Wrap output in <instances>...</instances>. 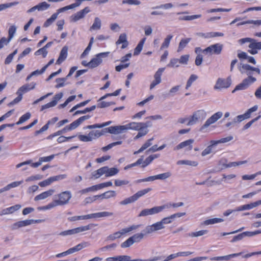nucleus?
Returning a JSON list of instances; mask_svg holds the SVG:
<instances>
[{"instance_id": "f257e3e1", "label": "nucleus", "mask_w": 261, "mask_h": 261, "mask_svg": "<svg viewBox=\"0 0 261 261\" xmlns=\"http://www.w3.org/2000/svg\"><path fill=\"white\" fill-rule=\"evenodd\" d=\"M113 215V213L112 212H101L96 213H93L91 214H88L86 215L83 216H73L71 217H69L68 218V220L70 222H73L80 220H86L90 219L93 218H101V217H106L111 216Z\"/></svg>"}, {"instance_id": "f03ea898", "label": "nucleus", "mask_w": 261, "mask_h": 261, "mask_svg": "<svg viewBox=\"0 0 261 261\" xmlns=\"http://www.w3.org/2000/svg\"><path fill=\"white\" fill-rule=\"evenodd\" d=\"M71 197L72 195L71 192L69 191H66L55 195L54 201L56 203L57 206L64 205L69 203Z\"/></svg>"}, {"instance_id": "7ed1b4c3", "label": "nucleus", "mask_w": 261, "mask_h": 261, "mask_svg": "<svg viewBox=\"0 0 261 261\" xmlns=\"http://www.w3.org/2000/svg\"><path fill=\"white\" fill-rule=\"evenodd\" d=\"M168 207V205H163L161 206H154L151 208H145L140 212L138 215V217H146L156 214L161 212L164 209Z\"/></svg>"}, {"instance_id": "20e7f679", "label": "nucleus", "mask_w": 261, "mask_h": 261, "mask_svg": "<svg viewBox=\"0 0 261 261\" xmlns=\"http://www.w3.org/2000/svg\"><path fill=\"white\" fill-rule=\"evenodd\" d=\"M206 116V113L203 110H199L193 113V115L191 116L187 125H193L195 124L198 120H204Z\"/></svg>"}, {"instance_id": "39448f33", "label": "nucleus", "mask_w": 261, "mask_h": 261, "mask_svg": "<svg viewBox=\"0 0 261 261\" xmlns=\"http://www.w3.org/2000/svg\"><path fill=\"white\" fill-rule=\"evenodd\" d=\"M223 45L220 43H216L211 45L203 50V53L210 55H218L221 53Z\"/></svg>"}, {"instance_id": "423d86ee", "label": "nucleus", "mask_w": 261, "mask_h": 261, "mask_svg": "<svg viewBox=\"0 0 261 261\" xmlns=\"http://www.w3.org/2000/svg\"><path fill=\"white\" fill-rule=\"evenodd\" d=\"M257 109L258 106L257 105L253 106L248 109L244 114L237 116L233 119V122L234 123L241 122L246 119L249 118L251 116V114L256 111Z\"/></svg>"}, {"instance_id": "0eeeda50", "label": "nucleus", "mask_w": 261, "mask_h": 261, "mask_svg": "<svg viewBox=\"0 0 261 261\" xmlns=\"http://www.w3.org/2000/svg\"><path fill=\"white\" fill-rule=\"evenodd\" d=\"M109 53H101L96 55L95 57L93 58L88 62L89 67L93 68L96 67L102 62V58L107 57Z\"/></svg>"}, {"instance_id": "6e6552de", "label": "nucleus", "mask_w": 261, "mask_h": 261, "mask_svg": "<svg viewBox=\"0 0 261 261\" xmlns=\"http://www.w3.org/2000/svg\"><path fill=\"white\" fill-rule=\"evenodd\" d=\"M223 115L221 112H218L213 114L211 117L206 120L204 124L201 126L200 130H202L207 127L210 125L215 123L218 119H219Z\"/></svg>"}, {"instance_id": "1a4fd4ad", "label": "nucleus", "mask_w": 261, "mask_h": 261, "mask_svg": "<svg viewBox=\"0 0 261 261\" xmlns=\"http://www.w3.org/2000/svg\"><path fill=\"white\" fill-rule=\"evenodd\" d=\"M238 68L241 73L246 74L247 75H248V77L246 79H250L251 80L252 79H255V77L252 76V72L253 71V67L248 64L241 63L238 66Z\"/></svg>"}, {"instance_id": "9d476101", "label": "nucleus", "mask_w": 261, "mask_h": 261, "mask_svg": "<svg viewBox=\"0 0 261 261\" xmlns=\"http://www.w3.org/2000/svg\"><path fill=\"white\" fill-rule=\"evenodd\" d=\"M165 226L162 225L160 221L157 222L151 225L147 226L143 230L145 234H150L154 231L165 228Z\"/></svg>"}, {"instance_id": "9b49d317", "label": "nucleus", "mask_w": 261, "mask_h": 261, "mask_svg": "<svg viewBox=\"0 0 261 261\" xmlns=\"http://www.w3.org/2000/svg\"><path fill=\"white\" fill-rule=\"evenodd\" d=\"M231 85V80L230 78H227L226 80L219 78L215 85L214 86V89L220 90L222 88H227Z\"/></svg>"}, {"instance_id": "f8f14e48", "label": "nucleus", "mask_w": 261, "mask_h": 261, "mask_svg": "<svg viewBox=\"0 0 261 261\" xmlns=\"http://www.w3.org/2000/svg\"><path fill=\"white\" fill-rule=\"evenodd\" d=\"M256 81V79H245L243 80L242 82L238 85L234 90L232 91V93H234L238 90H242L247 89L248 86L252 83H253Z\"/></svg>"}, {"instance_id": "ddd939ff", "label": "nucleus", "mask_w": 261, "mask_h": 261, "mask_svg": "<svg viewBox=\"0 0 261 261\" xmlns=\"http://www.w3.org/2000/svg\"><path fill=\"white\" fill-rule=\"evenodd\" d=\"M90 11L88 7H85L82 10L76 12L70 17V20L73 22H76L81 19L83 18L85 15Z\"/></svg>"}, {"instance_id": "4468645a", "label": "nucleus", "mask_w": 261, "mask_h": 261, "mask_svg": "<svg viewBox=\"0 0 261 261\" xmlns=\"http://www.w3.org/2000/svg\"><path fill=\"white\" fill-rule=\"evenodd\" d=\"M193 139H189L184 142L180 143L178 145L175 146L174 148V150H179L182 148H185L186 150L190 151L193 148L192 144L194 143Z\"/></svg>"}, {"instance_id": "2eb2a0df", "label": "nucleus", "mask_w": 261, "mask_h": 261, "mask_svg": "<svg viewBox=\"0 0 261 261\" xmlns=\"http://www.w3.org/2000/svg\"><path fill=\"white\" fill-rule=\"evenodd\" d=\"M50 6V4L47 3L46 2H43L29 9L27 11V13H32L36 10H38V11H45L48 9Z\"/></svg>"}, {"instance_id": "dca6fc26", "label": "nucleus", "mask_w": 261, "mask_h": 261, "mask_svg": "<svg viewBox=\"0 0 261 261\" xmlns=\"http://www.w3.org/2000/svg\"><path fill=\"white\" fill-rule=\"evenodd\" d=\"M164 70V68H159L155 73L154 75V80L150 85V89H152L156 85L159 84L161 82V75Z\"/></svg>"}, {"instance_id": "f3484780", "label": "nucleus", "mask_w": 261, "mask_h": 261, "mask_svg": "<svg viewBox=\"0 0 261 261\" xmlns=\"http://www.w3.org/2000/svg\"><path fill=\"white\" fill-rule=\"evenodd\" d=\"M106 129H108L109 133L114 134H118L124 132L126 130V126L125 125H118L110 126Z\"/></svg>"}, {"instance_id": "a211bd4d", "label": "nucleus", "mask_w": 261, "mask_h": 261, "mask_svg": "<svg viewBox=\"0 0 261 261\" xmlns=\"http://www.w3.org/2000/svg\"><path fill=\"white\" fill-rule=\"evenodd\" d=\"M21 205L16 204L14 206H12L8 208H4L1 211L0 216H2L4 215L13 214L15 212L19 210L21 208Z\"/></svg>"}, {"instance_id": "6ab92c4d", "label": "nucleus", "mask_w": 261, "mask_h": 261, "mask_svg": "<svg viewBox=\"0 0 261 261\" xmlns=\"http://www.w3.org/2000/svg\"><path fill=\"white\" fill-rule=\"evenodd\" d=\"M36 83L32 82L30 84H27L20 87L16 93H20L23 95L31 90L34 89L36 86Z\"/></svg>"}, {"instance_id": "aec40b11", "label": "nucleus", "mask_w": 261, "mask_h": 261, "mask_svg": "<svg viewBox=\"0 0 261 261\" xmlns=\"http://www.w3.org/2000/svg\"><path fill=\"white\" fill-rule=\"evenodd\" d=\"M68 47L66 46H64L60 53L59 57L56 61V64L60 65L67 58V57Z\"/></svg>"}, {"instance_id": "412c9836", "label": "nucleus", "mask_w": 261, "mask_h": 261, "mask_svg": "<svg viewBox=\"0 0 261 261\" xmlns=\"http://www.w3.org/2000/svg\"><path fill=\"white\" fill-rule=\"evenodd\" d=\"M55 192L54 189H49V190L44 192L36 196L34 198L35 201H38L40 200L44 199L50 196H51Z\"/></svg>"}, {"instance_id": "4be33fe9", "label": "nucleus", "mask_w": 261, "mask_h": 261, "mask_svg": "<svg viewBox=\"0 0 261 261\" xmlns=\"http://www.w3.org/2000/svg\"><path fill=\"white\" fill-rule=\"evenodd\" d=\"M90 245V243L88 242H83L80 244H79L76 246L69 249V252L70 254L73 253L75 252L80 251L83 248L87 247Z\"/></svg>"}, {"instance_id": "5701e85b", "label": "nucleus", "mask_w": 261, "mask_h": 261, "mask_svg": "<svg viewBox=\"0 0 261 261\" xmlns=\"http://www.w3.org/2000/svg\"><path fill=\"white\" fill-rule=\"evenodd\" d=\"M260 205L259 200L255 201L253 203H251L250 204H245L241 205L237 208V211H244L247 210H250L253 207H256L258 205Z\"/></svg>"}, {"instance_id": "b1692460", "label": "nucleus", "mask_w": 261, "mask_h": 261, "mask_svg": "<svg viewBox=\"0 0 261 261\" xmlns=\"http://www.w3.org/2000/svg\"><path fill=\"white\" fill-rule=\"evenodd\" d=\"M126 130L133 129L138 131L139 130L141 129V128H143L142 122H132L126 124Z\"/></svg>"}, {"instance_id": "393cba45", "label": "nucleus", "mask_w": 261, "mask_h": 261, "mask_svg": "<svg viewBox=\"0 0 261 261\" xmlns=\"http://www.w3.org/2000/svg\"><path fill=\"white\" fill-rule=\"evenodd\" d=\"M97 225L95 224L91 223L86 226H83L75 228L76 234L83 231H85L91 229L92 227L96 226Z\"/></svg>"}, {"instance_id": "a878e982", "label": "nucleus", "mask_w": 261, "mask_h": 261, "mask_svg": "<svg viewBox=\"0 0 261 261\" xmlns=\"http://www.w3.org/2000/svg\"><path fill=\"white\" fill-rule=\"evenodd\" d=\"M153 139H154L153 138H151L148 139V140H147L145 142V143L141 146V147L138 151L134 152V154H137L140 153L142 152V151H143L146 149H147L148 147L152 145L151 141L152 140H153Z\"/></svg>"}, {"instance_id": "bb28decb", "label": "nucleus", "mask_w": 261, "mask_h": 261, "mask_svg": "<svg viewBox=\"0 0 261 261\" xmlns=\"http://www.w3.org/2000/svg\"><path fill=\"white\" fill-rule=\"evenodd\" d=\"M103 135V130H92L88 134V136L91 138L92 141L94 139H96Z\"/></svg>"}, {"instance_id": "cd10ccee", "label": "nucleus", "mask_w": 261, "mask_h": 261, "mask_svg": "<svg viewBox=\"0 0 261 261\" xmlns=\"http://www.w3.org/2000/svg\"><path fill=\"white\" fill-rule=\"evenodd\" d=\"M124 257H126L124 260V261H156L161 259L162 257L161 256H154L152 258L147 259H131V257L128 255H125Z\"/></svg>"}, {"instance_id": "c85d7f7f", "label": "nucleus", "mask_w": 261, "mask_h": 261, "mask_svg": "<svg viewBox=\"0 0 261 261\" xmlns=\"http://www.w3.org/2000/svg\"><path fill=\"white\" fill-rule=\"evenodd\" d=\"M124 234H125V232L123 231V229H122L120 231L116 232L108 236L107 238V240L114 241L116 239L120 238Z\"/></svg>"}, {"instance_id": "c756f323", "label": "nucleus", "mask_w": 261, "mask_h": 261, "mask_svg": "<svg viewBox=\"0 0 261 261\" xmlns=\"http://www.w3.org/2000/svg\"><path fill=\"white\" fill-rule=\"evenodd\" d=\"M145 40H146V38H143L139 42V43H138V44L137 45V46L136 47V48L134 49V56H137L140 53V52L141 51V50L143 48V46L145 42Z\"/></svg>"}, {"instance_id": "7c9ffc66", "label": "nucleus", "mask_w": 261, "mask_h": 261, "mask_svg": "<svg viewBox=\"0 0 261 261\" xmlns=\"http://www.w3.org/2000/svg\"><path fill=\"white\" fill-rule=\"evenodd\" d=\"M98 198L101 199H109L116 196V192L114 191H108L100 195H98Z\"/></svg>"}, {"instance_id": "2f4dec72", "label": "nucleus", "mask_w": 261, "mask_h": 261, "mask_svg": "<svg viewBox=\"0 0 261 261\" xmlns=\"http://www.w3.org/2000/svg\"><path fill=\"white\" fill-rule=\"evenodd\" d=\"M101 22L100 19L98 17H95L94 19V22L92 26L90 28V31H91L92 30H99L101 28Z\"/></svg>"}, {"instance_id": "473e14b6", "label": "nucleus", "mask_w": 261, "mask_h": 261, "mask_svg": "<svg viewBox=\"0 0 261 261\" xmlns=\"http://www.w3.org/2000/svg\"><path fill=\"white\" fill-rule=\"evenodd\" d=\"M151 190L152 189L151 188H147L145 189H143V190L139 191L136 194L133 195L135 200L137 201L140 197L143 196L146 193H148L149 192L151 191Z\"/></svg>"}, {"instance_id": "72a5a7b5", "label": "nucleus", "mask_w": 261, "mask_h": 261, "mask_svg": "<svg viewBox=\"0 0 261 261\" xmlns=\"http://www.w3.org/2000/svg\"><path fill=\"white\" fill-rule=\"evenodd\" d=\"M223 221H224V220L223 219L215 218L205 220L203 222V224L205 225H208L218 223H220Z\"/></svg>"}, {"instance_id": "f704fd0d", "label": "nucleus", "mask_w": 261, "mask_h": 261, "mask_svg": "<svg viewBox=\"0 0 261 261\" xmlns=\"http://www.w3.org/2000/svg\"><path fill=\"white\" fill-rule=\"evenodd\" d=\"M191 40V39L190 38L181 39L179 43L177 51L179 52L182 50Z\"/></svg>"}, {"instance_id": "c9c22d12", "label": "nucleus", "mask_w": 261, "mask_h": 261, "mask_svg": "<svg viewBox=\"0 0 261 261\" xmlns=\"http://www.w3.org/2000/svg\"><path fill=\"white\" fill-rule=\"evenodd\" d=\"M106 171V177L115 175L119 172V170L117 168L114 167L109 168L108 166H107Z\"/></svg>"}, {"instance_id": "e433bc0d", "label": "nucleus", "mask_w": 261, "mask_h": 261, "mask_svg": "<svg viewBox=\"0 0 261 261\" xmlns=\"http://www.w3.org/2000/svg\"><path fill=\"white\" fill-rule=\"evenodd\" d=\"M111 123V121H108L107 122L102 123V124H95L93 125H89L85 127L84 128H87V129H93V128H102L104 126H107Z\"/></svg>"}, {"instance_id": "4c0bfd02", "label": "nucleus", "mask_w": 261, "mask_h": 261, "mask_svg": "<svg viewBox=\"0 0 261 261\" xmlns=\"http://www.w3.org/2000/svg\"><path fill=\"white\" fill-rule=\"evenodd\" d=\"M58 16V13L53 14L49 18L45 21L43 26L46 28L49 27L57 19Z\"/></svg>"}, {"instance_id": "58836bf2", "label": "nucleus", "mask_w": 261, "mask_h": 261, "mask_svg": "<svg viewBox=\"0 0 261 261\" xmlns=\"http://www.w3.org/2000/svg\"><path fill=\"white\" fill-rule=\"evenodd\" d=\"M173 36L172 35H167L166 37L165 38L164 41L161 45V49H163L164 48L168 47L170 44V42Z\"/></svg>"}, {"instance_id": "ea45409f", "label": "nucleus", "mask_w": 261, "mask_h": 261, "mask_svg": "<svg viewBox=\"0 0 261 261\" xmlns=\"http://www.w3.org/2000/svg\"><path fill=\"white\" fill-rule=\"evenodd\" d=\"M208 233L207 230H201L196 232H193L188 234V236L191 237H198L205 235Z\"/></svg>"}, {"instance_id": "a19ab883", "label": "nucleus", "mask_w": 261, "mask_h": 261, "mask_svg": "<svg viewBox=\"0 0 261 261\" xmlns=\"http://www.w3.org/2000/svg\"><path fill=\"white\" fill-rule=\"evenodd\" d=\"M177 165H187L193 166H196L198 163L196 161H191L189 160H179L177 162Z\"/></svg>"}, {"instance_id": "79ce46f5", "label": "nucleus", "mask_w": 261, "mask_h": 261, "mask_svg": "<svg viewBox=\"0 0 261 261\" xmlns=\"http://www.w3.org/2000/svg\"><path fill=\"white\" fill-rule=\"evenodd\" d=\"M31 115L30 113L28 112V113H25V114L23 115L19 118V121L16 123V124L19 125V124L23 123L24 122L26 121L29 119H30L31 117Z\"/></svg>"}, {"instance_id": "37998d69", "label": "nucleus", "mask_w": 261, "mask_h": 261, "mask_svg": "<svg viewBox=\"0 0 261 261\" xmlns=\"http://www.w3.org/2000/svg\"><path fill=\"white\" fill-rule=\"evenodd\" d=\"M145 233H139L132 236L131 238L133 241L134 243L140 242L144 237Z\"/></svg>"}, {"instance_id": "c03bdc74", "label": "nucleus", "mask_w": 261, "mask_h": 261, "mask_svg": "<svg viewBox=\"0 0 261 261\" xmlns=\"http://www.w3.org/2000/svg\"><path fill=\"white\" fill-rule=\"evenodd\" d=\"M137 135L134 137V140H137L140 138L145 136L149 132L148 129L141 128L138 130Z\"/></svg>"}, {"instance_id": "a18cd8bd", "label": "nucleus", "mask_w": 261, "mask_h": 261, "mask_svg": "<svg viewBox=\"0 0 261 261\" xmlns=\"http://www.w3.org/2000/svg\"><path fill=\"white\" fill-rule=\"evenodd\" d=\"M168 67H178L179 66V62L178 59L173 58L171 59L169 64L167 65Z\"/></svg>"}, {"instance_id": "49530a36", "label": "nucleus", "mask_w": 261, "mask_h": 261, "mask_svg": "<svg viewBox=\"0 0 261 261\" xmlns=\"http://www.w3.org/2000/svg\"><path fill=\"white\" fill-rule=\"evenodd\" d=\"M172 174L170 172H166L162 174L156 175V179L160 180H165L169 178L171 176Z\"/></svg>"}, {"instance_id": "de8ad7c7", "label": "nucleus", "mask_w": 261, "mask_h": 261, "mask_svg": "<svg viewBox=\"0 0 261 261\" xmlns=\"http://www.w3.org/2000/svg\"><path fill=\"white\" fill-rule=\"evenodd\" d=\"M16 31V27L15 25H11L8 31V38L9 41L13 38Z\"/></svg>"}, {"instance_id": "09e8293b", "label": "nucleus", "mask_w": 261, "mask_h": 261, "mask_svg": "<svg viewBox=\"0 0 261 261\" xmlns=\"http://www.w3.org/2000/svg\"><path fill=\"white\" fill-rule=\"evenodd\" d=\"M198 79V76L195 74H192L190 76L189 79H188L186 86V89H188L192 85V83Z\"/></svg>"}, {"instance_id": "8fccbe9b", "label": "nucleus", "mask_w": 261, "mask_h": 261, "mask_svg": "<svg viewBox=\"0 0 261 261\" xmlns=\"http://www.w3.org/2000/svg\"><path fill=\"white\" fill-rule=\"evenodd\" d=\"M24 227L23 220L19 221L12 224L10 226L11 230H14Z\"/></svg>"}, {"instance_id": "3c124183", "label": "nucleus", "mask_w": 261, "mask_h": 261, "mask_svg": "<svg viewBox=\"0 0 261 261\" xmlns=\"http://www.w3.org/2000/svg\"><path fill=\"white\" fill-rule=\"evenodd\" d=\"M136 201L134 196H132L128 198L124 199L123 200L120 201L119 204L120 205H126Z\"/></svg>"}, {"instance_id": "603ef678", "label": "nucleus", "mask_w": 261, "mask_h": 261, "mask_svg": "<svg viewBox=\"0 0 261 261\" xmlns=\"http://www.w3.org/2000/svg\"><path fill=\"white\" fill-rule=\"evenodd\" d=\"M18 4V2H15L10 3L1 4L0 5V11L3 10L4 9H6L8 8L16 5Z\"/></svg>"}, {"instance_id": "864d4df0", "label": "nucleus", "mask_w": 261, "mask_h": 261, "mask_svg": "<svg viewBox=\"0 0 261 261\" xmlns=\"http://www.w3.org/2000/svg\"><path fill=\"white\" fill-rule=\"evenodd\" d=\"M125 255H118L114 257H108L106 259L107 261H124L126 257H124Z\"/></svg>"}, {"instance_id": "5fc2aeb1", "label": "nucleus", "mask_w": 261, "mask_h": 261, "mask_svg": "<svg viewBox=\"0 0 261 261\" xmlns=\"http://www.w3.org/2000/svg\"><path fill=\"white\" fill-rule=\"evenodd\" d=\"M121 90V89H118V90H116L113 93L106 94V95H105L104 96H103L101 98H100L98 100V101L106 98L108 96H117V95H118L120 94V92Z\"/></svg>"}, {"instance_id": "6e6d98bb", "label": "nucleus", "mask_w": 261, "mask_h": 261, "mask_svg": "<svg viewBox=\"0 0 261 261\" xmlns=\"http://www.w3.org/2000/svg\"><path fill=\"white\" fill-rule=\"evenodd\" d=\"M57 206L56 203L53 201L50 203H49L48 205L43 206H39L37 208L38 210H46L48 209H50L51 208L54 207L55 206Z\"/></svg>"}, {"instance_id": "4d7b16f0", "label": "nucleus", "mask_w": 261, "mask_h": 261, "mask_svg": "<svg viewBox=\"0 0 261 261\" xmlns=\"http://www.w3.org/2000/svg\"><path fill=\"white\" fill-rule=\"evenodd\" d=\"M134 244L133 241L131 237L129 238L127 240L121 244V247L123 248H127L130 246Z\"/></svg>"}, {"instance_id": "13d9d810", "label": "nucleus", "mask_w": 261, "mask_h": 261, "mask_svg": "<svg viewBox=\"0 0 261 261\" xmlns=\"http://www.w3.org/2000/svg\"><path fill=\"white\" fill-rule=\"evenodd\" d=\"M189 55H185L181 56L179 59H178V61L179 64L187 65L188 64V62L189 61Z\"/></svg>"}, {"instance_id": "bf43d9fd", "label": "nucleus", "mask_w": 261, "mask_h": 261, "mask_svg": "<svg viewBox=\"0 0 261 261\" xmlns=\"http://www.w3.org/2000/svg\"><path fill=\"white\" fill-rule=\"evenodd\" d=\"M249 48H256L257 49H261V41L257 42L255 39L253 40V42L249 45Z\"/></svg>"}, {"instance_id": "052dcab7", "label": "nucleus", "mask_w": 261, "mask_h": 261, "mask_svg": "<svg viewBox=\"0 0 261 261\" xmlns=\"http://www.w3.org/2000/svg\"><path fill=\"white\" fill-rule=\"evenodd\" d=\"M66 81V79L62 78H58L56 80V82L57 83V84L55 86L56 88H59L60 87H62L65 85V82Z\"/></svg>"}, {"instance_id": "680f3d73", "label": "nucleus", "mask_w": 261, "mask_h": 261, "mask_svg": "<svg viewBox=\"0 0 261 261\" xmlns=\"http://www.w3.org/2000/svg\"><path fill=\"white\" fill-rule=\"evenodd\" d=\"M67 175L66 174H61L55 176H52L49 177L51 183L55 181L62 180L66 178Z\"/></svg>"}, {"instance_id": "e2e57ef3", "label": "nucleus", "mask_w": 261, "mask_h": 261, "mask_svg": "<svg viewBox=\"0 0 261 261\" xmlns=\"http://www.w3.org/2000/svg\"><path fill=\"white\" fill-rule=\"evenodd\" d=\"M261 116L259 115L257 117L253 119L250 121L248 122L247 123H246L244 126H243V129L245 130L249 128L251 125L255 122V121H257L260 118Z\"/></svg>"}, {"instance_id": "0e129e2a", "label": "nucleus", "mask_w": 261, "mask_h": 261, "mask_svg": "<svg viewBox=\"0 0 261 261\" xmlns=\"http://www.w3.org/2000/svg\"><path fill=\"white\" fill-rule=\"evenodd\" d=\"M247 162V161H239V162H230L228 164V168H230L232 167H236L238 166H240L244 164H246Z\"/></svg>"}, {"instance_id": "69168bd1", "label": "nucleus", "mask_w": 261, "mask_h": 261, "mask_svg": "<svg viewBox=\"0 0 261 261\" xmlns=\"http://www.w3.org/2000/svg\"><path fill=\"white\" fill-rule=\"evenodd\" d=\"M115 105V102H105L101 101L99 102L97 104V107L98 108H103L110 106L111 105Z\"/></svg>"}, {"instance_id": "338daca9", "label": "nucleus", "mask_w": 261, "mask_h": 261, "mask_svg": "<svg viewBox=\"0 0 261 261\" xmlns=\"http://www.w3.org/2000/svg\"><path fill=\"white\" fill-rule=\"evenodd\" d=\"M222 176H223V177H222L221 180L222 181L228 182V180H231L233 178H234L236 177V175L233 174H229V175H227L224 174L222 175Z\"/></svg>"}, {"instance_id": "774afa93", "label": "nucleus", "mask_w": 261, "mask_h": 261, "mask_svg": "<svg viewBox=\"0 0 261 261\" xmlns=\"http://www.w3.org/2000/svg\"><path fill=\"white\" fill-rule=\"evenodd\" d=\"M47 54V51L43 47L37 50L35 53V55L36 56L42 55L43 58H45Z\"/></svg>"}]
</instances>
